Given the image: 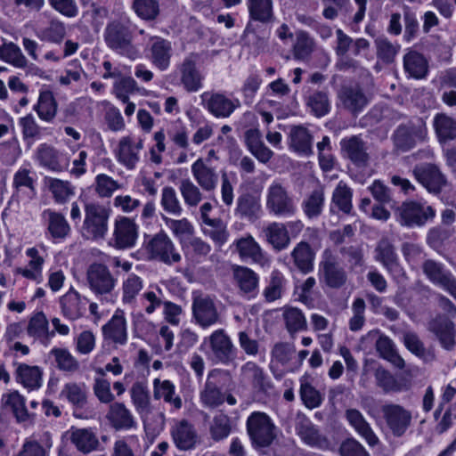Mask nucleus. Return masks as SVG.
<instances>
[{
    "label": "nucleus",
    "instance_id": "393cba45",
    "mask_svg": "<svg viewBox=\"0 0 456 456\" xmlns=\"http://www.w3.org/2000/svg\"><path fill=\"white\" fill-rule=\"evenodd\" d=\"M299 437L308 445L319 449H328L329 440L320 430L305 417H300L296 425Z\"/></svg>",
    "mask_w": 456,
    "mask_h": 456
},
{
    "label": "nucleus",
    "instance_id": "6e6552de",
    "mask_svg": "<svg viewBox=\"0 0 456 456\" xmlns=\"http://www.w3.org/2000/svg\"><path fill=\"white\" fill-rule=\"evenodd\" d=\"M381 412L387 428L395 437H402L404 436L411 426V411L400 404H383L381 406Z\"/></svg>",
    "mask_w": 456,
    "mask_h": 456
},
{
    "label": "nucleus",
    "instance_id": "20e7f679",
    "mask_svg": "<svg viewBox=\"0 0 456 456\" xmlns=\"http://www.w3.org/2000/svg\"><path fill=\"white\" fill-rule=\"evenodd\" d=\"M86 285L96 297H107L112 293L117 279L109 267L101 263L91 264L86 273Z\"/></svg>",
    "mask_w": 456,
    "mask_h": 456
},
{
    "label": "nucleus",
    "instance_id": "9b49d317",
    "mask_svg": "<svg viewBox=\"0 0 456 456\" xmlns=\"http://www.w3.org/2000/svg\"><path fill=\"white\" fill-rule=\"evenodd\" d=\"M427 128L421 119L417 123L410 122L399 126L393 134L395 147L403 151H408L415 147L418 142L425 140Z\"/></svg>",
    "mask_w": 456,
    "mask_h": 456
},
{
    "label": "nucleus",
    "instance_id": "69168bd1",
    "mask_svg": "<svg viewBox=\"0 0 456 456\" xmlns=\"http://www.w3.org/2000/svg\"><path fill=\"white\" fill-rule=\"evenodd\" d=\"M61 395L77 407H83L86 403V390L84 384L69 382L63 387Z\"/></svg>",
    "mask_w": 456,
    "mask_h": 456
},
{
    "label": "nucleus",
    "instance_id": "4d7b16f0",
    "mask_svg": "<svg viewBox=\"0 0 456 456\" xmlns=\"http://www.w3.org/2000/svg\"><path fill=\"white\" fill-rule=\"evenodd\" d=\"M143 289L142 279L134 274L130 273L122 281V301L125 305H134L140 292Z\"/></svg>",
    "mask_w": 456,
    "mask_h": 456
},
{
    "label": "nucleus",
    "instance_id": "dca6fc26",
    "mask_svg": "<svg viewBox=\"0 0 456 456\" xmlns=\"http://www.w3.org/2000/svg\"><path fill=\"white\" fill-rule=\"evenodd\" d=\"M142 147L143 143L141 139L135 142L131 136L122 137L115 151L117 160L126 169H134L139 162L140 151Z\"/></svg>",
    "mask_w": 456,
    "mask_h": 456
},
{
    "label": "nucleus",
    "instance_id": "774afa93",
    "mask_svg": "<svg viewBox=\"0 0 456 456\" xmlns=\"http://www.w3.org/2000/svg\"><path fill=\"white\" fill-rule=\"evenodd\" d=\"M339 253L346 257L349 264V268L353 272H362L364 268V255L362 248L360 246H345L340 248Z\"/></svg>",
    "mask_w": 456,
    "mask_h": 456
},
{
    "label": "nucleus",
    "instance_id": "4468645a",
    "mask_svg": "<svg viewBox=\"0 0 456 456\" xmlns=\"http://www.w3.org/2000/svg\"><path fill=\"white\" fill-rule=\"evenodd\" d=\"M341 151L353 164L359 167L368 166L370 161V154L368 146L358 135L346 137L340 142Z\"/></svg>",
    "mask_w": 456,
    "mask_h": 456
},
{
    "label": "nucleus",
    "instance_id": "8fccbe9b",
    "mask_svg": "<svg viewBox=\"0 0 456 456\" xmlns=\"http://www.w3.org/2000/svg\"><path fill=\"white\" fill-rule=\"evenodd\" d=\"M290 147L297 153L308 156L312 154V135L302 126H293L289 133Z\"/></svg>",
    "mask_w": 456,
    "mask_h": 456
},
{
    "label": "nucleus",
    "instance_id": "1a4fd4ad",
    "mask_svg": "<svg viewBox=\"0 0 456 456\" xmlns=\"http://www.w3.org/2000/svg\"><path fill=\"white\" fill-rule=\"evenodd\" d=\"M146 249L151 258L168 265L180 262L182 258L172 240L164 232H159L151 238Z\"/></svg>",
    "mask_w": 456,
    "mask_h": 456
},
{
    "label": "nucleus",
    "instance_id": "ea45409f",
    "mask_svg": "<svg viewBox=\"0 0 456 456\" xmlns=\"http://www.w3.org/2000/svg\"><path fill=\"white\" fill-rule=\"evenodd\" d=\"M375 259L380 262L390 273L399 268L397 255L394 245L387 238L381 239L375 248Z\"/></svg>",
    "mask_w": 456,
    "mask_h": 456
},
{
    "label": "nucleus",
    "instance_id": "4be33fe9",
    "mask_svg": "<svg viewBox=\"0 0 456 456\" xmlns=\"http://www.w3.org/2000/svg\"><path fill=\"white\" fill-rule=\"evenodd\" d=\"M232 279L240 295L248 298L255 297L259 283L257 273L248 267L234 265L232 266Z\"/></svg>",
    "mask_w": 456,
    "mask_h": 456
},
{
    "label": "nucleus",
    "instance_id": "c85d7f7f",
    "mask_svg": "<svg viewBox=\"0 0 456 456\" xmlns=\"http://www.w3.org/2000/svg\"><path fill=\"white\" fill-rule=\"evenodd\" d=\"M232 245L242 260L261 265L265 262L264 252L251 235L236 240Z\"/></svg>",
    "mask_w": 456,
    "mask_h": 456
},
{
    "label": "nucleus",
    "instance_id": "f257e3e1",
    "mask_svg": "<svg viewBox=\"0 0 456 456\" xmlns=\"http://www.w3.org/2000/svg\"><path fill=\"white\" fill-rule=\"evenodd\" d=\"M106 45L112 51L125 55L130 59H135L138 50L134 45V32L130 21L126 19H115L110 20L103 32Z\"/></svg>",
    "mask_w": 456,
    "mask_h": 456
},
{
    "label": "nucleus",
    "instance_id": "37998d69",
    "mask_svg": "<svg viewBox=\"0 0 456 456\" xmlns=\"http://www.w3.org/2000/svg\"><path fill=\"white\" fill-rule=\"evenodd\" d=\"M403 68L410 77L421 79L428 74V63L421 53L410 51L403 57Z\"/></svg>",
    "mask_w": 456,
    "mask_h": 456
},
{
    "label": "nucleus",
    "instance_id": "680f3d73",
    "mask_svg": "<svg viewBox=\"0 0 456 456\" xmlns=\"http://www.w3.org/2000/svg\"><path fill=\"white\" fill-rule=\"evenodd\" d=\"M352 197L353 191L351 188L345 182L340 181L333 191L331 201L339 210L346 214H350L353 208Z\"/></svg>",
    "mask_w": 456,
    "mask_h": 456
},
{
    "label": "nucleus",
    "instance_id": "bb28decb",
    "mask_svg": "<svg viewBox=\"0 0 456 456\" xmlns=\"http://www.w3.org/2000/svg\"><path fill=\"white\" fill-rule=\"evenodd\" d=\"M2 407L10 411L17 422L23 423L31 420L33 414L26 406V399L17 390L10 391L2 395Z\"/></svg>",
    "mask_w": 456,
    "mask_h": 456
},
{
    "label": "nucleus",
    "instance_id": "c9c22d12",
    "mask_svg": "<svg viewBox=\"0 0 456 456\" xmlns=\"http://www.w3.org/2000/svg\"><path fill=\"white\" fill-rule=\"evenodd\" d=\"M261 211L259 200L250 193H243L237 199L235 216L248 221L256 220Z\"/></svg>",
    "mask_w": 456,
    "mask_h": 456
},
{
    "label": "nucleus",
    "instance_id": "c03bdc74",
    "mask_svg": "<svg viewBox=\"0 0 456 456\" xmlns=\"http://www.w3.org/2000/svg\"><path fill=\"white\" fill-rule=\"evenodd\" d=\"M338 96L344 107L353 113L362 111L368 102L365 94L359 87H343Z\"/></svg>",
    "mask_w": 456,
    "mask_h": 456
},
{
    "label": "nucleus",
    "instance_id": "a211bd4d",
    "mask_svg": "<svg viewBox=\"0 0 456 456\" xmlns=\"http://www.w3.org/2000/svg\"><path fill=\"white\" fill-rule=\"evenodd\" d=\"M201 98L207 110L216 118H228L240 106L239 100H231L219 93H204Z\"/></svg>",
    "mask_w": 456,
    "mask_h": 456
},
{
    "label": "nucleus",
    "instance_id": "4c0bfd02",
    "mask_svg": "<svg viewBox=\"0 0 456 456\" xmlns=\"http://www.w3.org/2000/svg\"><path fill=\"white\" fill-rule=\"evenodd\" d=\"M403 341L405 347L414 355L420 358L424 362L436 361V355L434 348H426L419 336L412 331H406L403 335Z\"/></svg>",
    "mask_w": 456,
    "mask_h": 456
},
{
    "label": "nucleus",
    "instance_id": "39448f33",
    "mask_svg": "<svg viewBox=\"0 0 456 456\" xmlns=\"http://www.w3.org/2000/svg\"><path fill=\"white\" fill-rule=\"evenodd\" d=\"M191 311L194 322L204 330L221 322L215 297L209 295H193Z\"/></svg>",
    "mask_w": 456,
    "mask_h": 456
},
{
    "label": "nucleus",
    "instance_id": "b1692460",
    "mask_svg": "<svg viewBox=\"0 0 456 456\" xmlns=\"http://www.w3.org/2000/svg\"><path fill=\"white\" fill-rule=\"evenodd\" d=\"M171 436L175 445L181 451L193 449L199 438L194 426L186 419H182L172 427Z\"/></svg>",
    "mask_w": 456,
    "mask_h": 456
},
{
    "label": "nucleus",
    "instance_id": "a18cd8bd",
    "mask_svg": "<svg viewBox=\"0 0 456 456\" xmlns=\"http://www.w3.org/2000/svg\"><path fill=\"white\" fill-rule=\"evenodd\" d=\"M375 347L380 357L400 370L404 368V360L397 353L393 340L387 336L380 335L376 341Z\"/></svg>",
    "mask_w": 456,
    "mask_h": 456
},
{
    "label": "nucleus",
    "instance_id": "09e8293b",
    "mask_svg": "<svg viewBox=\"0 0 456 456\" xmlns=\"http://www.w3.org/2000/svg\"><path fill=\"white\" fill-rule=\"evenodd\" d=\"M325 192L322 187L312 191L303 200L302 209L309 219L318 218L323 210Z\"/></svg>",
    "mask_w": 456,
    "mask_h": 456
},
{
    "label": "nucleus",
    "instance_id": "f3484780",
    "mask_svg": "<svg viewBox=\"0 0 456 456\" xmlns=\"http://www.w3.org/2000/svg\"><path fill=\"white\" fill-rule=\"evenodd\" d=\"M413 175L429 192L436 194L439 193L446 183L444 175L436 166L432 164L415 167Z\"/></svg>",
    "mask_w": 456,
    "mask_h": 456
},
{
    "label": "nucleus",
    "instance_id": "de8ad7c7",
    "mask_svg": "<svg viewBox=\"0 0 456 456\" xmlns=\"http://www.w3.org/2000/svg\"><path fill=\"white\" fill-rule=\"evenodd\" d=\"M36 179L31 170L20 167L13 175L12 187L15 191L12 197L19 196L20 192L27 191V195L29 199H32L36 195Z\"/></svg>",
    "mask_w": 456,
    "mask_h": 456
},
{
    "label": "nucleus",
    "instance_id": "cd10ccee",
    "mask_svg": "<svg viewBox=\"0 0 456 456\" xmlns=\"http://www.w3.org/2000/svg\"><path fill=\"white\" fill-rule=\"evenodd\" d=\"M151 41L149 47L151 61L162 71L167 69L172 56L171 42L159 37H151Z\"/></svg>",
    "mask_w": 456,
    "mask_h": 456
},
{
    "label": "nucleus",
    "instance_id": "2eb2a0df",
    "mask_svg": "<svg viewBox=\"0 0 456 456\" xmlns=\"http://www.w3.org/2000/svg\"><path fill=\"white\" fill-rule=\"evenodd\" d=\"M67 436L77 451L83 454L98 451L101 446L96 433L91 428L71 427Z\"/></svg>",
    "mask_w": 456,
    "mask_h": 456
},
{
    "label": "nucleus",
    "instance_id": "0eeeda50",
    "mask_svg": "<svg viewBox=\"0 0 456 456\" xmlns=\"http://www.w3.org/2000/svg\"><path fill=\"white\" fill-rule=\"evenodd\" d=\"M266 208L277 216L291 217L297 207L287 190L278 182H273L267 190Z\"/></svg>",
    "mask_w": 456,
    "mask_h": 456
},
{
    "label": "nucleus",
    "instance_id": "13d9d810",
    "mask_svg": "<svg viewBox=\"0 0 456 456\" xmlns=\"http://www.w3.org/2000/svg\"><path fill=\"white\" fill-rule=\"evenodd\" d=\"M179 191L185 205L189 208H196L203 200V191L189 178L180 181Z\"/></svg>",
    "mask_w": 456,
    "mask_h": 456
},
{
    "label": "nucleus",
    "instance_id": "72a5a7b5",
    "mask_svg": "<svg viewBox=\"0 0 456 456\" xmlns=\"http://www.w3.org/2000/svg\"><path fill=\"white\" fill-rule=\"evenodd\" d=\"M265 240L277 251H281L290 244V237L287 225L273 222L263 230Z\"/></svg>",
    "mask_w": 456,
    "mask_h": 456
},
{
    "label": "nucleus",
    "instance_id": "5fc2aeb1",
    "mask_svg": "<svg viewBox=\"0 0 456 456\" xmlns=\"http://www.w3.org/2000/svg\"><path fill=\"white\" fill-rule=\"evenodd\" d=\"M249 16L252 20L269 23L273 20V0H248Z\"/></svg>",
    "mask_w": 456,
    "mask_h": 456
},
{
    "label": "nucleus",
    "instance_id": "a878e982",
    "mask_svg": "<svg viewBox=\"0 0 456 456\" xmlns=\"http://www.w3.org/2000/svg\"><path fill=\"white\" fill-rule=\"evenodd\" d=\"M87 299L83 297L77 290L70 288L60 298V305L62 314L70 321L79 319L86 311Z\"/></svg>",
    "mask_w": 456,
    "mask_h": 456
},
{
    "label": "nucleus",
    "instance_id": "58836bf2",
    "mask_svg": "<svg viewBox=\"0 0 456 456\" xmlns=\"http://www.w3.org/2000/svg\"><path fill=\"white\" fill-rule=\"evenodd\" d=\"M245 142L249 151L262 163H267L273 152L265 145L258 129H248L245 132Z\"/></svg>",
    "mask_w": 456,
    "mask_h": 456
},
{
    "label": "nucleus",
    "instance_id": "6e6d98bb",
    "mask_svg": "<svg viewBox=\"0 0 456 456\" xmlns=\"http://www.w3.org/2000/svg\"><path fill=\"white\" fill-rule=\"evenodd\" d=\"M434 127L441 142L456 138V120L446 114L439 113L436 115Z\"/></svg>",
    "mask_w": 456,
    "mask_h": 456
},
{
    "label": "nucleus",
    "instance_id": "7c9ffc66",
    "mask_svg": "<svg viewBox=\"0 0 456 456\" xmlns=\"http://www.w3.org/2000/svg\"><path fill=\"white\" fill-rule=\"evenodd\" d=\"M153 397L155 400L163 399L175 411H179L183 407V401L175 391V386L168 379H155L153 380Z\"/></svg>",
    "mask_w": 456,
    "mask_h": 456
},
{
    "label": "nucleus",
    "instance_id": "0e129e2a",
    "mask_svg": "<svg viewBox=\"0 0 456 456\" xmlns=\"http://www.w3.org/2000/svg\"><path fill=\"white\" fill-rule=\"evenodd\" d=\"M314 39L304 30L296 32V41L293 45V54L296 59L305 60L314 52Z\"/></svg>",
    "mask_w": 456,
    "mask_h": 456
},
{
    "label": "nucleus",
    "instance_id": "f8f14e48",
    "mask_svg": "<svg viewBox=\"0 0 456 456\" xmlns=\"http://www.w3.org/2000/svg\"><path fill=\"white\" fill-rule=\"evenodd\" d=\"M422 271L431 283L456 299V278L442 263L427 259L422 264Z\"/></svg>",
    "mask_w": 456,
    "mask_h": 456
},
{
    "label": "nucleus",
    "instance_id": "423d86ee",
    "mask_svg": "<svg viewBox=\"0 0 456 456\" xmlns=\"http://www.w3.org/2000/svg\"><path fill=\"white\" fill-rule=\"evenodd\" d=\"M84 235L90 239H102L108 231L109 210L100 204L90 203L85 207Z\"/></svg>",
    "mask_w": 456,
    "mask_h": 456
},
{
    "label": "nucleus",
    "instance_id": "aec40b11",
    "mask_svg": "<svg viewBox=\"0 0 456 456\" xmlns=\"http://www.w3.org/2000/svg\"><path fill=\"white\" fill-rule=\"evenodd\" d=\"M199 55L190 53L184 58L180 65L181 82L187 92H197L202 87V79L200 72L197 69Z\"/></svg>",
    "mask_w": 456,
    "mask_h": 456
},
{
    "label": "nucleus",
    "instance_id": "052dcab7",
    "mask_svg": "<svg viewBox=\"0 0 456 456\" xmlns=\"http://www.w3.org/2000/svg\"><path fill=\"white\" fill-rule=\"evenodd\" d=\"M286 286V279L283 274L274 270L272 272L268 285L265 288L263 295L267 302H273L280 299Z\"/></svg>",
    "mask_w": 456,
    "mask_h": 456
},
{
    "label": "nucleus",
    "instance_id": "5701e85b",
    "mask_svg": "<svg viewBox=\"0 0 456 456\" xmlns=\"http://www.w3.org/2000/svg\"><path fill=\"white\" fill-rule=\"evenodd\" d=\"M113 235L117 248H130L134 246L138 237L137 225L128 217H120L116 220Z\"/></svg>",
    "mask_w": 456,
    "mask_h": 456
},
{
    "label": "nucleus",
    "instance_id": "6ab92c4d",
    "mask_svg": "<svg viewBox=\"0 0 456 456\" xmlns=\"http://www.w3.org/2000/svg\"><path fill=\"white\" fill-rule=\"evenodd\" d=\"M35 159L38 164L53 172H61L68 167V159L53 145L41 143L36 150Z\"/></svg>",
    "mask_w": 456,
    "mask_h": 456
},
{
    "label": "nucleus",
    "instance_id": "7ed1b4c3",
    "mask_svg": "<svg viewBox=\"0 0 456 456\" xmlns=\"http://www.w3.org/2000/svg\"><path fill=\"white\" fill-rule=\"evenodd\" d=\"M319 275L321 282L330 289H341L347 282L346 271L340 265L338 257L329 248L322 252L319 265Z\"/></svg>",
    "mask_w": 456,
    "mask_h": 456
},
{
    "label": "nucleus",
    "instance_id": "e433bc0d",
    "mask_svg": "<svg viewBox=\"0 0 456 456\" xmlns=\"http://www.w3.org/2000/svg\"><path fill=\"white\" fill-rule=\"evenodd\" d=\"M33 110L42 121L53 122L58 110V104L53 94L49 90L40 92L37 102L34 105Z\"/></svg>",
    "mask_w": 456,
    "mask_h": 456
},
{
    "label": "nucleus",
    "instance_id": "412c9836",
    "mask_svg": "<svg viewBox=\"0 0 456 456\" xmlns=\"http://www.w3.org/2000/svg\"><path fill=\"white\" fill-rule=\"evenodd\" d=\"M191 174L202 191H214L218 184L219 175L216 167L208 166L203 159H198L191 165Z\"/></svg>",
    "mask_w": 456,
    "mask_h": 456
},
{
    "label": "nucleus",
    "instance_id": "49530a36",
    "mask_svg": "<svg viewBox=\"0 0 456 456\" xmlns=\"http://www.w3.org/2000/svg\"><path fill=\"white\" fill-rule=\"evenodd\" d=\"M15 374L17 381L26 388L34 390L41 387L42 371L37 366L20 363L17 365Z\"/></svg>",
    "mask_w": 456,
    "mask_h": 456
},
{
    "label": "nucleus",
    "instance_id": "ddd939ff",
    "mask_svg": "<svg viewBox=\"0 0 456 456\" xmlns=\"http://www.w3.org/2000/svg\"><path fill=\"white\" fill-rule=\"evenodd\" d=\"M399 223L403 226H422L428 219L435 216V211L430 206L408 201L402 204L397 209Z\"/></svg>",
    "mask_w": 456,
    "mask_h": 456
},
{
    "label": "nucleus",
    "instance_id": "e2e57ef3",
    "mask_svg": "<svg viewBox=\"0 0 456 456\" xmlns=\"http://www.w3.org/2000/svg\"><path fill=\"white\" fill-rule=\"evenodd\" d=\"M289 333L293 334L306 330V319L303 312L297 307H287L282 314Z\"/></svg>",
    "mask_w": 456,
    "mask_h": 456
},
{
    "label": "nucleus",
    "instance_id": "f03ea898",
    "mask_svg": "<svg viewBox=\"0 0 456 456\" xmlns=\"http://www.w3.org/2000/svg\"><path fill=\"white\" fill-rule=\"evenodd\" d=\"M247 432L255 448H267L277 436V428L265 412L254 411L247 419Z\"/></svg>",
    "mask_w": 456,
    "mask_h": 456
},
{
    "label": "nucleus",
    "instance_id": "f704fd0d",
    "mask_svg": "<svg viewBox=\"0 0 456 456\" xmlns=\"http://www.w3.org/2000/svg\"><path fill=\"white\" fill-rule=\"evenodd\" d=\"M102 330L106 340L118 345H125L127 341L126 322L123 315H113Z\"/></svg>",
    "mask_w": 456,
    "mask_h": 456
},
{
    "label": "nucleus",
    "instance_id": "603ef678",
    "mask_svg": "<svg viewBox=\"0 0 456 456\" xmlns=\"http://www.w3.org/2000/svg\"><path fill=\"white\" fill-rule=\"evenodd\" d=\"M45 183L56 203L64 204L75 194V187L68 181L45 177Z\"/></svg>",
    "mask_w": 456,
    "mask_h": 456
},
{
    "label": "nucleus",
    "instance_id": "c756f323",
    "mask_svg": "<svg viewBox=\"0 0 456 456\" xmlns=\"http://www.w3.org/2000/svg\"><path fill=\"white\" fill-rule=\"evenodd\" d=\"M429 330L436 335L441 346L445 350H452L455 341V330L452 321L447 318H438L429 323Z\"/></svg>",
    "mask_w": 456,
    "mask_h": 456
},
{
    "label": "nucleus",
    "instance_id": "338daca9",
    "mask_svg": "<svg viewBox=\"0 0 456 456\" xmlns=\"http://www.w3.org/2000/svg\"><path fill=\"white\" fill-rule=\"evenodd\" d=\"M200 401L204 406L215 408L224 403V396L220 388L214 382L208 379L200 392Z\"/></svg>",
    "mask_w": 456,
    "mask_h": 456
},
{
    "label": "nucleus",
    "instance_id": "864d4df0",
    "mask_svg": "<svg viewBox=\"0 0 456 456\" xmlns=\"http://www.w3.org/2000/svg\"><path fill=\"white\" fill-rule=\"evenodd\" d=\"M0 60L18 69H25L28 65L21 49L13 42L4 43L0 46Z\"/></svg>",
    "mask_w": 456,
    "mask_h": 456
},
{
    "label": "nucleus",
    "instance_id": "79ce46f5",
    "mask_svg": "<svg viewBox=\"0 0 456 456\" xmlns=\"http://www.w3.org/2000/svg\"><path fill=\"white\" fill-rule=\"evenodd\" d=\"M43 217L47 222V231L53 239H64L70 232V226L62 214L46 209L43 212Z\"/></svg>",
    "mask_w": 456,
    "mask_h": 456
},
{
    "label": "nucleus",
    "instance_id": "bf43d9fd",
    "mask_svg": "<svg viewBox=\"0 0 456 456\" xmlns=\"http://www.w3.org/2000/svg\"><path fill=\"white\" fill-rule=\"evenodd\" d=\"M132 402L141 415L148 414L151 411V399L148 387L142 382L133 384L131 390Z\"/></svg>",
    "mask_w": 456,
    "mask_h": 456
},
{
    "label": "nucleus",
    "instance_id": "9d476101",
    "mask_svg": "<svg viewBox=\"0 0 456 456\" xmlns=\"http://www.w3.org/2000/svg\"><path fill=\"white\" fill-rule=\"evenodd\" d=\"M205 342H208L210 357L218 363L228 364L236 357V348L224 329L214 330Z\"/></svg>",
    "mask_w": 456,
    "mask_h": 456
},
{
    "label": "nucleus",
    "instance_id": "3c124183",
    "mask_svg": "<svg viewBox=\"0 0 456 456\" xmlns=\"http://www.w3.org/2000/svg\"><path fill=\"white\" fill-rule=\"evenodd\" d=\"M305 104L313 115L322 118L330 110V102L327 91L314 90L305 98Z\"/></svg>",
    "mask_w": 456,
    "mask_h": 456
},
{
    "label": "nucleus",
    "instance_id": "473e14b6",
    "mask_svg": "<svg viewBox=\"0 0 456 456\" xmlns=\"http://www.w3.org/2000/svg\"><path fill=\"white\" fill-rule=\"evenodd\" d=\"M346 418L350 426L365 439L369 445L375 446L379 443L378 436L360 411L348 409L346 411Z\"/></svg>",
    "mask_w": 456,
    "mask_h": 456
},
{
    "label": "nucleus",
    "instance_id": "a19ab883",
    "mask_svg": "<svg viewBox=\"0 0 456 456\" xmlns=\"http://www.w3.org/2000/svg\"><path fill=\"white\" fill-rule=\"evenodd\" d=\"M315 254L305 241H300L296 245L291 252V257L294 265L303 273H308L314 269V261Z\"/></svg>",
    "mask_w": 456,
    "mask_h": 456
},
{
    "label": "nucleus",
    "instance_id": "2f4dec72",
    "mask_svg": "<svg viewBox=\"0 0 456 456\" xmlns=\"http://www.w3.org/2000/svg\"><path fill=\"white\" fill-rule=\"evenodd\" d=\"M106 418L116 430H128L135 427V420L131 411L123 403L110 404Z\"/></svg>",
    "mask_w": 456,
    "mask_h": 456
}]
</instances>
